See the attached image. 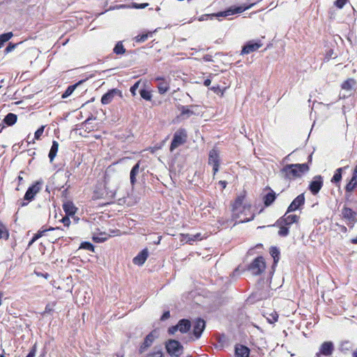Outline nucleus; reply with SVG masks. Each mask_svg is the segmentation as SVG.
Wrapping results in <instances>:
<instances>
[{"instance_id":"1","label":"nucleus","mask_w":357,"mask_h":357,"mask_svg":"<svg viewBox=\"0 0 357 357\" xmlns=\"http://www.w3.org/2000/svg\"><path fill=\"white\" fill-rule=\"evenodd\" d=\"M245 198V192L244 191L243 194L238 195L236 199L234 200V203L231 204L232 207V219L234 220H236L235 223L234 224V226L238 223H243V222H248L252 220H254L255 215L253 213L250 218H246L243 220H241L239 221H237V219L240 217V213H243V211H245V209H250L251 208V205H243V203Z\"/></svg>"},{"instance_id":"2","label":"nucleus","mask_w":357,"mask_h":357,"mask_svg":"<svg viewBox=\"0 0 357 357\" xmlns=\"http://www.w3.org/2000/svg\"><path fill=\"white\" fill-rule=\"evenodd\" d=\"M310 167L307 163L289 164L284 165L280 170L282 177L287 180H292L301 177L308 172Z\"/></svg>"},{"instance_id":"3","label":"nucleus","mask_w":357,"mask_h":357,"mask_svg":"<svg viewBox=\"0 0 357 357\" xmlns=\"http://www.w3.org/2000/svg\"><path fill=\"white\" fill-rule=\"evenodd\" d=\"M256 3H257V2L250 3L249 5H243V6H231V7L228 8L227 9H226L225 10L220 11V12H218V13H213V14L211 15V18L212 19L213 17H228V16H230V15H235V14L241 13L244 12L245 10L251 8Z\"/></svg>"},{"instance_id":"4","label":"nucleus","mask_w":357,"mask_h":357,"mask_svg":"<svg viewBox=\"0 0 357 357\" xmlns=\"http://www.w3.org/2000/svg\"><path fill=\"white\" fill-rule=\"evenodd\" d=\"M266 269V262L263 257H257L246 268L252 275H259Z\"/></svg>"},{"instance_id":"5","label":"nucleus","mask_w":357,"mask_h":357,"mask_svg":"<svg viewBox=\"0 0 357 357\" xmlns=\"http://www.w3.org/2000/svg\"><path fill=\"white\" fill-rule=\"evenodd\" d=\"M41 182L37 181L29 187L24 196V201L20 203V206L24 207L26 206L29 202L34 199L36 195L38 193L41 189Z\"/></svg>"},{"instance_id":"6","label":"nucleus","mask_w":357,"mask_h":357,"mask_svg":"<svg viewBox=\"0 0 357 357\" xmlns=\"http://www.w3.org/2000/svg\"><path fill=\"white\" fill-rule=\"evenodd\" d=\"M165 348L167 352L174 357H179L183 351V347L182 344L176 340H169L166 342Z\"/></svg>"},{"instance_id":"7","label":"nucleus","mask_w":357,"mask_h":357,"mask_svg":"<svg viewBox=\"0 0 357 357\" xmlns=\"http://www.w3.org/2000/svg\"><path fill=\"white\" fill-rule=\"evenodd\" d=\"M342 217L347 221V225L352 229L357 222V212L344 205L341 210Z\"/></svg>"},{"instance_id":"8","label":"nucleus","mask_w":357,"mask_h":357,"mask_svg":"<svg viewBox=\"0 0 357 357\" xmlns=\"http://www.w3.org/2000/svg\"><path fill=\"white\" fill-rule=\"evenodd\" d=\"M186 137L187 134L185 129H179L177 130L173 136L169 150L173 151L175 149L183 144L186 141Z\"/></svg>"},{"instance_id":"9","label":"nucleus","mask_w":357,"mask_h":357,"mask_svg":"<svg viewBox=\"0 0 357 357\" xmlns=\"http://www.w3.org/2000/svg\"><path fill=\"white\" fill-rule=\"evenodd\" d=\"M208 163L213 166V176L219 170V166L220 163V158L219 152L217 149H213L209 151Z\"/></svg>"},{"instance_id":"10","label":"nucleus","mask_w":357,"mask_h":357,"mask_svg":"<svg viewBox=\"0 0 357 357\" xmlns=\"http://www.w3.org/2000/svg\"><path fill=\"white\" fill-rule=\"evenodd\" d=\"M324 185L323 177L321 175L314 176L310 181L308 189L313 195L319 193Z\"/></svg>"},{"instance_id":"11","label":"nucleus","mask_w":357,"mask_h":357,"mask_svg":"<svg viewBox=\"0 0 357 357\" xmlns=\"http://www.w3.org/2000/svg\"><path fill=\"white\" fill-rule=\"evenodd\" d=\"M289 213H285L282 217L277 220V225H285L289 228L294 223H298L300 217L297 215H288Z\"/></svg>"},{"instance_id":"12","label":"nucleus","mask_w":357,"mask_h":357,"mask_svg":"<svg viewBox=\"0 0 357 357\" xmlns=\"http://www.w3.org/2000/svg\"><path fill=\"white\" fill-rule=\"evenodd\" d=\"M261 40H249L243 47L241 50V54H248L253 52L257 51L259 48L262 46Z\"/></svg>"},{"instance_id":"13","label":"nucleus","mask_w":357,"mask_h":357,"mask_svg":"<svg viewBox=\"0 0 357 357\" xmlns=\"http://www.w3.org/2000/svg\"><path fill=\"white\" fill-rule=\"evenodd\" d=\"M157 336L155 335V331L149 333L144 338L143 342L141 344L139 348V353L143 354L145 352L153 343Z\"/></svg>"},{"instance_id":"14","label":"nucleus","mask_w":357,"mask_h":357,"mask_svg":"<svg viewBox=\"0 0 357 357\" xmlns=\"http://www.w3.org/2000/svg\"><path fill=\"white\" fill-rule=\"evenodd\" d=\"M305 204V196L304 194H300L298 195L288 206L287 213H291L300 208L301 206Z\"/></svg>"},{"instance_id":"15","label":"nucleus","mask_w":357,"mask_h":357,"mask_svg":"<svg viewBox=\"0 0 357 357\" xmlns=\"http://www.w3.org/2000/svg\"><path fill=\"white\" fill-rule=\"evenodd\" d=\"M334 350V344L331 341L323 342L319 348V351L316 354L317 356L320 355L328 356L332 354Z\"/></svg>"},{"instance_id":"16","label":"nucleus","mask_w":357,"mask_h":357,"mask_svg":"<svg viewBox=\"0 0 357 357\" xmlns=\"http://www.w3.org/2000/svg\"><path fill=\"white\" fill-rule=\"evenodd\" d=\"M270 255L273 258V264L272 266V271L270 272V277L268 278V280H269V284L271 283L272 276L275 271V267L277 266L280 260V252L279 248L275 246H272L270 249Z\"/></svg>"},{"instance_id":"17","label":"nucleus","mask_w":357,"mask_h":357,"mask_svg":"<svg viewBox=\"0 0 357 357\" xmlns=\"http://www.w3.org/2000/svg\"><path fill=\"white\" fill-rule=\"evenodd\" d=\"M109 234H107L106 232H100L98 234H93V241L96 243H102L107 240L111 236H115L119 235V231L118 230H110Z\"/></svg>"},{"instance_id":"18","label":"nucleus","mask_w":357,"mask_h":357,"mask_svg":"<svg viewBox=\"0 0 357 357\" xmlns=\"http://www.w3.org/2000/svg\"><path fill=\"white\" fill-rule=\"evenodd\" d=\"M205 326L206 323L204 319L199 318L195 321L193 327V335L196 339H199L201 337Z\"/></svg>"},{"instance_id":"19","label":"nucleus","mask_w":357,"mask_h":357,"mask_svg":"<svg viewBox=\"0 0 357 357\" xmlns=\"http://www.w3.org/2000/svg\"><path fill=\"white\" fill-rule=\"evenodd\" d=\"M260 285L261 281L258 282L257 289L252 294V297L257 301L264 300L269 296V285L265 289L259 288Z\"/></svg>"},{"instance_id":"20","label":"nucleus","mask_w":357,"mask_h":357,"mask_svg":"<svg viewBox=\"0 0 357 357\" xmlns=\"http://www.w3.org/2000/svg\"><path fill=\"white\" fill-rule=\"evenodd\" d=\"M196 107L197 105H193L190 106L178 105V109L181 112L180 116L183 119H188L192 115H194L195 113L191 108Z\"/></svg>"},{"instance_id":"21","label":"nucleus","mask_w":357,"mask_h":357,"mask_svg":"<svg viewBox=\"0 0 357 357\" xmlns=\"http://www.w3.org/2000/svg\"><path fill=\"white\" fill-rule=\"evenodd\" d=\"M250 349L243 344H237L235 346V357H249Z\"/></svg>"},{"instance_id":"22","label":"nucleus","mask_w":357,"mask_h":357,"mask_svg":"<svg viewBox=\"0 0 357 357\" xmlns=\"http://www.w3.org/2000/svg\"><path fill=\"white\" fill-rule=\"evenodd\" d=\"M269 192L263 197V202L265 207L271 206L276 199L275 192L270 188H268Z\"/></svg>"},{"instance_id":"23","label":"nucleus","mask_w":357,"mask_h":357,"mask_svg":"<svg viewBox=\"0 0 357 357\" xmlns=\"http://www.w3.org/2000/svg\"><path fill=\"white\" fill-rule=\"evenodd\" d=\"M155 81L158 82L157 87L158 92L160 94H164L169 90V84L165 79L161 77H158L155 78Z\"/></svg>"},{"instance_id":"24","label":"nucleus","mask_w":357,"mask_h":357,"mask_svg":"<svg viewBox=\"0 0 357 357\" xmlns=\"http://www.w3.org/2000/svg\"><path fill=\"white\" fill-rule=\"evenodd\" d=\"M149 255L148 248L143 249L135 256V264L142 266L147 259Z\"/></svg>"},{"instance_id":"25","label":"nucleus","mask_w":357,"mask_h":357,"mask_svg":"<svg viewBox=\"0 0 357 357\" xmlns=\"http://www.w3.org/2000/svg\"><path fill=\"white\" fill-rule=\"evenodd\" d=\"M177 326L181 333H186L191 328V322L189 319H181L178 321Z\"/></svg>"},{"instance_id":"26","label":"nucleus","mask_w":357,"mask_h":357,"mask_svg":"<svg viewBox=\"0 0 357 357\" xmlns=\"http://www.w3.org/2000/svg\"><path fill=\"white\" fill-rule=\"evenodd\" d=\"M119 93V91L117 89H112L107 91L106 93H105L101 98V102L103 105H107L109 102H112L113 100L114 95L117 94Z\"/></svg>"},{"instance_id":"27","label":"nucleus","mask_w":357,"mask_h":357,"mask_svg":"<svg viewBox=\"0 0 357 357\" xmlns=\"http://www.w3.org/2000/svg\"><path fill=\"white\" fill-rule=\"evenodd\" d=\"M63 209L66 215H73L77 211V208L72 202H66L63 204Z\"/></svg>"},{"instance_id":"28","label":"nucleus","mask_w":357,"mask_h":357,"mask_svg":"<svg viewBox=\"0 0 357 357\" xmlns=\"http://www.w3.org/2000/svg\"><path fill=\"white\" fill-rule=\"evenodd\" d=\"M354 347V344L349 340L342 341L340 344L339 350L342 354H347Z\"/></svg>"},{"instance_id":"29","label":"nucleus","mask_w":357,"mask_h":357,"mask_svg":"<svg viewBox=\"0 0 357 357\" xmlns=\"http://www.w3.org/2000/svg\"><path fill=\"white\" fill-rule=\"evenodd\" d=\"M201 234L197 233L195 235L186 234H182L181 241H185V243H188L191 244L192 242L201 240Z\"/></svg>"},{"instance_id":"30","label":"nucleus","mask_w":357,"mask_h":357,"mask_svg":"<svg viewBox=\"0 0 357 357\" xmlns=\"http://www.w3.org/2000/svg\"><path fill=\"white\" fill-rule=\"evenodd\" d=\"M85 81H86V79H82V80L79 81L78 82H77L75 84L68 86V88L66 89V90L65 91V92L62 94V96H61L62 98H66L68 96H70L73 93V91L75 90V89L79 85L84 83Z\"/></svg>"},{"instance_id":"31","label":"nucleus","mask_w":357,"mask_h":357,"mask_svg":"<svg viewBox=\"0 0 357 357\" xmlns=\"http://www.w3.org/2000/svg\"><path fill=\"white\" fill-rule=\"evenodd\" d=\"M357 186V176L352 174L350 181L345 186L346 192H351Z\"/></svg>"},{"instance_id":"32","label":"nucleus","mask_w":357,"mask_h":357,"mask_svg":"<svg viewBox=\"0 0 357 357\" xmlns=\"http://www.w3.org/2000/svg\"><path fill=\"white\" fill-rule=\"evenodd\" d=\"M280 228L278 234L281 237H286L289 234V228L285 225H277V221L272 225Z\"/></svg>"},{"instance_id":"33","label":"nucleus","mask_w":357,"mask_h":357,"mask_svg":"<svg viewBox=\"0 0 357 357\" xmlns=\"http://www.w3.org/2000/svg\"><path fill=\"white\" fill-rule=\"evenodd\" d=\"M154 31H143L141 33H139L137 36H135V41L136 42H144L146 41L149 37H152L153 33Z\"/></svg>"},{"instance_id":"34","label":"nucleus","mask_w":357,"mask_h":357,"mask_svg":"<svg viewBox=\"0 0 357 357\" xmlns=\"http://www.w3.org/2000/svg\"><path fill=\"white\" fill-rule=\"evenodd\" d=\"M17 120V116L13 113H8L3 119V123L8 126L14 125Z\"/></svg>"},{"instance_id":"35","label":"nucleus","mask_w":357,"mask_h":357,"mask_svg":"<svg viewBox=\"0 0 357 357\" xmlns=\"http://www.w3.org/2000/svg\"><path fill=\"white\" fill-rule=\"evenodd\" d=\"M343 167L337 168L331 178V182L335 185L339 184L342 180Z\"/></svg>"},{"instance_id":"36","label":"nucleus","mask_w":357,"mask_h":357,"mask_svg":"<svg viewBox=\"0 0 357 357\" xmlns=\"http://www.w3.org/2000/svg\"><path fill=\"white\" fill-rule=\"evenodd\" d=\"M59 149V143L56 141H53L52 145L51 146L50 151L49 152V158L50 162H52L56 155L57 151Z\"/></svg>"},{"instance_id":"37","label":"nucleus","mask_w":357,"mask_h":357,"mask_svg":"<svg viewBox=\"0 0 357 357\" xmlns=\"http://www.w3.org/2000/svg\"><path fill=\"white\" fill-rule=\"evenodd\" d=\"M356 84V81L353 78H349L341 85V88L345 91H351L353 86Z\"/></svg>"},{"instance_id":"38","label":"nucleus","mask_w":357,"mask_h":357,"mask_svg":"<svg viewBox=\"0 0 357 357\" xmlns=\"http://www.w3.org/2000/svg\"><path fill=\"white\" fill-rule=\"evenodd\" d=\"M48 231H52L54 234H53V237L55 238V240H56L57 238H62L63 237V229H61L60 227H50L48 229H47Z\"/></svg>"},{"instance_id":"39","label":"nucleus","mask_w":357,"mask_h":357,"mask_svg":"<svg viewBox=\"0 0 357 357\" xmlns=\"http://www.w3.org/2000/svg\"><path fill=\"white\" fill-rule=\"evenodd\" d=\"M139 93L142 98L145 100L150 101L152 98L151 91L145 89H141L139 90Z\"/></svg>"},{"instance_id":"40","label":"nucleus","mask_w":357,"mask_h":357,"mask_svg":"<svg viewBox=\"0 0 357 357\" xmlns=\"http://www.w3.org/2000/svg\"><path fill=\"white\" fill-rule=\"evenodd\" d=\"M9 234L6 227L0 222V239L7 240Z\"/></svg>"},{"instance_id":"41","label":"nucleus","mask_w":357,"mask_h":357,"mask_svg":"<svg viewBox=\"0 0 357 357\" xmlns=\"http://www.w3.org/2000/svg\"><path fill=\"white\" fill-rule=\"evenodd\" d=\"M13 34L12 32H7L0 35V44L3 46V44L8 41L12 37Z\"/></svg>"},{"instance_id":"42","label":"nucleus","mask_w":357,"mask_h":357,"mask_svg":"<svg viewBox=\"0 0 357 357\" xmlns=\"http://www.w3.org/2000/svg\"><path fill=\"white\" fill-rule=\"evenodd\" d=\"M113 51L116 54H122L125 52L126 50L122 43L120 41L116 43Z\"/></svg>"},{"instance_id":"43","label":"nucleus","mask_w":357,"mask_h":357,"mask_svg":"<svg viewBox=\"0 0 357 357\" xmlns=\"http://www.w3.org/2000/svg\"><path fill=\"white\" fill-rule=\"evenodd\" d=\"M79 248L87 250L89 251L94 250V246L93 245V244L88 241L82 242L79 246Z\"/></svg>"},{"instance_id":"44","label":"nucleus","mask_w":357,"mask_h":357,"mask_svg":"<svg viewBox=\"0 0 357 357\" xmlns=\"http://www.w3.org/2000/svg\"><path fill=\"white\" fill-rule=\"evenodd\" d=\"M278 314L276 312H274L269 314V317L267 318V321L270 324H274L278 321Z\"/></svg>"},{"instance_id":"45","label":"nucleus","mask_w":357,"mask_h":357,"mask_svg":"<svg viewBox=\"0 0 357 357\" xmlns=\"http://www.w3.org/2000/svg\"><path fill=\"white\" fill-rule=\"evenodd\" d=\"M348 1L349 0H336L334 6L338 9H342Z\"/></svg>"},{"instance_id":"46","label":"nucleus","mask_w":357,"mask_h":357,"mask_svg":"<svg viewBox=\"0 0 357 357\" xmlns=\"http://www.w3.org/2000/svg\"><path fill=\"white\" fill-rule=\"evenodd\" d=\"M18 45H19V43H9L8 46L4 50L5 54H8V53L12 52L13 50H14Z\"/></svg>"},{"instance_id":"47","label":"nucleus","mask_w":357,"mask_h":357,"mask_svg":"<svg viewBox=\"0 0 357 357\" xmlns=\"http://www.w3.org/2000/svg\"><path fill=\"white\" fill-rule=\"evenodd\" d=\"M44 129H45V126H42L41 127H40L36 132H35V134H34V138L36 139H39L40 136L43 135V132H44Z\"/></svg>"},{"instance_id":"48","label":"nucleus","mask_w":357,"mask_h":357,"mask_svg":"<svg viewBox=\"0 0 357 357\" xmlns=\"http://www.w3.org/2000/svg\"><path fill=\"white\" fill-rule=\"evenodd\" d=\"M36 354V344H35L26 357H35Z\"/></svg>"},{"instance_id":"49","label":"nucleus","mask_w":357,"mask_h":357,"mask_svg":"<svg viewBox=\"0 0 357 357\" xmlns=\"http://www.w3.org/2000/svg\"><path fill=\"white\" fill-rule=\"evenodd\" d=\"M178 331V328L177 326V324L175 326H172L168 328V333L170 335L174 334L176 331Z\"/></svg>"},{"instance_id":"50","label":"nucleus","mask_w":357,"mask_h":357,"mask_svg":"<svg viewBox=\"0 0 357 357\" xmlns=\"http://www.w3.org/2000/svg\"><path fill=\"white\" fill-rule=\"evenodd\" d=\"M70 215H66L61 219V222L63 223L64 226L68 227L70 224V220L69 219Z\"/></svg>"},{"instance_id":"51","label":"nucleus","mask_w":357,"mask_h":357,"mask_svg":"<svg viewBox=\"0 0 357 357\" xmlns=\"http://www.w3.org/2000/svg\"><path fill=\"white\" fill-rule=\"evenodd\" d=\"M169 317H170V312H169V311H165L162 314V316L160 317V321H165L167 319H169Z\"/></svg>"},{"instance_id":"52","label":"nucleus","mask_w":357,"mask_h":357,"mask_svg":"<svg viewBox=\"0 0 357 357\" xmlns=\"http://www.w3.org/2000/svg\"><path fill=\"white\" fill-rule=\"evenodd\" d=\"M47 231H48L47 229H43V230H40V231H38V233H37V234H35V236H36V238H38V239L39 238H40V237H42L43 236H44V235H45V234L46 232H47Z\"/></svg>"},{"instance_id":"53","label":"nucleus","mask_w":357,"mask_h":357,"mask_svg":"<svg viewBox=\"0 0 357 357\" xmlns=\"http://www.w3.org/2000/svg\"><path fill=\"white\" fill-rule=\"evenodd\" d=\"M148 6H149V3H135V9L145 8Z\"/></svg>"},{"instance_id":"54","label":"nucleus","mask_w":357,"mask_h":357,"mask_svg":"<svg viewBox=\"0 0 357 357\" xmlns=\"http://www.w3.org/2000/svg\"><path fill=\"white\" fill-rule=\"evenodd\" d=\"M130 183L133 186L134 185V166L130 169Z\"/></svg>"},{"instance_id":"55","label":"nucleus","mask_w":357,"mask_h":357,"mask_svg":"<svg viewBox=\"0 0 357 357\" xmlns=\"http://www.w3.org/2000/svg\"><path fill=\"white\" fill-rule=\"evenodd\" d=\"M53 310V305H51L50 304H47L46 306H45V311H44V314L45 313H50Z\"/></svg>"},{"instance_id":"56","label":"nucleus","mask_w":357,"mask_h":357,"mask_svg":"<svg viewBox=\"0 0 357 357\" xmlns=\"http://www.w3.org/2000/svg\"><path fill=\"white\" fill-rule=\"evenodd\" d=\"M150 356H151L152 357H163V354L161 351L153 352L151 354Z\"/></svg>"},{"instance_id":"57","label":"nucleus","mask_w":357,"mask_h":357,"mask_svg":"<svg viewBox=\"0 0 357 357\" xmlns=\"http://www.w3.org/2000/svg\"><path fill=\"white\" fill-rule=\"evenodd\" d=\"M211 90L213 91V92L215 93H218V91H220V86L219 85H217V86H213L211 88Z\"/></svg>"},{"instance_id":"58","label":"nucleus","mask_w":357,"mask_h":357,"mask_svg":"<svg viewBox=\"0 0 357 357\" xmlns=\"http://www.w3.org/2000/svg\"><path fill=\"white\" fill-rule=\"evenodd\" d=\"M218 184L222 186L223 189L227 187V182L226 181H219Z\"/></svg>"},{"instance_id":"59","label":"nucleus","mask_w":357,"mask_h":357,"mask_svg":"<svg viewBox=\"0 0 357 357\" xmlns=\"http://www.w3.org/2000/svg\"><path fill=\"white\" fill-rule=\"evenodd\" d=\"M204 60L205 61H212V56L209 54H206L203 57Z\"/></svg>"},{"instance_id":"60","label":"nucleus","mask_w":357,"mask_h":357,"mask_svg":"<svg viewBox=\"0 0 357 357\" xmlns=\"http://www.w3.org/2000/svg\"><path fill=\"white\" fill-rule=\"evenodd\" d=\"M211 83V80L210 79H206L204 82V84L206 86H208Z\"/></svg>"},{"instance_id":"61","label":"nucleus","mask_w":357,"mask_h":357,"mask_svg":"<svg viewBox=\"0 0 357 357\" xmlns=\"http://www.w3.org/2000/svg\"><path fill=\"white\" fill-rule=\"evenodd\" d=\"M312 153L311 154H310L308 155V158H307V164H308V166L310 167V165L312 163Z\"/></svg>"},{"instance_id":"62","label":"nucleus","mask_w":357,"mask_h":357,"mask_svg":"<svg viewBox=\"0 0 357 357\" xmlns=\"http://www.w3.org/2000/svg\"><path fill=\"white\" fill-rule=\"evenodd\" d=\"M340 230H341V231H342L344 233H346L347 231V227L345 226L341 225L340 226Z\"/></svg>"},{"instance_id":"63","label":"nucleus","mask_w":357,"mask_h":357,"mask_svg":"<svg viewBox=\"0 0 357 357\" xmlns=\"http://www.w3.org/2000/svg\"><path fill=\"white\" fill-rule=\"evenodd\" d=\"M161 238H162L161 236H158V240H155V241H154V243L156 245L159 244L161 241Z\"/></svg>"},{"instance_id":"64","label":"nucleus","mask_w":357,"mask_h":357,"mask_svg":"<svg viewBox=\"0 0 357 357\" xmlns=\"http://www.w3.org/2000/svg\"><path fill=\"white\" fill-rule=\"evenodd\" d=\"M351 243L353 244H357V236L356 238H354L351 240Z\"/></svg>"}]
</instances>
